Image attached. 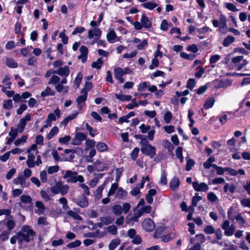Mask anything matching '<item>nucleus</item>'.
<instances>
[{"label":"nucleus","instance_id":"obj_1","mask_svg":"<svg viewBox=\"0 0 250 250\" xmlns=\"http://www.w3.org/2000/svg\"><path fill=\"white\" fill-rule=\"evenodd\" d=\"M18 234L19 240L22 244L24 242H29L33 239L34 237L36 235L35 231L30 226L26 225L22 226Z\"/></svg>","mask_w":250,"mask_h":250},{"label":"nucleus","instance_id":"obj_2","mask_svg":"<svg viewBox=\"0 0 250 250\" xmlns=\"http://www.w3.org/2000/svg\"><path fill=\"white\" fill-rule=\"evenodd\" d=\"M63 178L67 179L66 182L67 183H76L77 182L83 183L84 180L82 175H78L77 172L72 171L69 170L66 171L63 176Z\"/></svg>","mask_w":250,"mask_h":250},{"label":"nucleus","instance_id":"obj_3","mask_svg":"<svg viewBox=\"0 0 250 250\" xmlns=\"http://www.w3.org/2000/svg\"><path fill=\"white\" fill-rule=\"evenodd\" d=\"M222 229L224 230V234L227 236H231L233 235L235 230V226L230 225L229 221L226 220L221 225Z\"/></svg>","mask_w":250,"mask_h":250},{"label":"nucleus","instance_id":"obj_4","mask_svg":"<svg viewBox=\"0 0 250 250\" xmlns=\"http://www.w3.org/2000/svg\"><path fill=\"white\" fill-rule=\"evenodd\" d=\"M141 150L143 153L149 156L150 158H153L156 155L155 147L148 144H146L143 146L141 148Z\"/></svg>","mask_w":250,"mask_h":250},{"label":"nucleus","instance_id":"obj_5","mask_svg":"<svg viewBox=\"0 0 250 250\" xmlns=\"http://www.w3.org/2000/svg\"><path fill=\"white\" fill-rule=\"evenodd\" d=\"M27 178L22 176V174H20L18 177L13 180V183L16 185L20 184L22 188H27L30 185L29 182H26Z\"/></svg>","mask_w":250,"mask_h":250},{"label":"nucleus","instance_id":"obj_6","mask_svg":"<svg viewBox=\"0 0 250 250\" xmlns=\"http://www.w3.org/2000/svg\"><path fill=\"white\" fill-rule=\"evenodd\" d=\"M30 120V115L29 114H26L23 118L20 120L17 127L18 130L20 133H21L23 131L26 122Z\"/></svg>","mask_w":250,"mask_h":250},{"label":"nucleus","instance_id":"obj_7","mask_svg":"<svg viewBox=\"0 0 250 250\" xmlns=\"http://www.w3.org/2000/svg\"><path fill=\"white\" fill-rule=\"evenodd\" d=\"M192 186L194 189L196 191H207L209 188L207 184L205 183H199L197 181L192 183Z\"/></svg>","mask_w":250,"mask_h":250},{"label":"nucleus","instance_id":"obj_8","mask_svg":"<svg viewBox=\"0 0 250 250\" xmlns=\"http://www.w3.org/2000/svg\"><path fill=\"white\" fill-rule=\"evenodd\" d=\"M143 229L147 231H151L155 228V225L153 221L150 219H145L142 223Z\"/></svg>","mask_w":250,"mask_h":250},{"label":"nucleus","instance_id":"obj_9","mask_svg":"<svg viewBox=\"0 0 250 250\" xmlns=\"http://www.w3.org/2000/svg\"><path fill=\"white\" fill-rule=\"evenodd\" d=\"M76 204L82 208H84L88 206V198L84 194H81L76 201Z\"/></svg>","mask_w":250,"mask_h":250},{"label":"nucleus","instance_id":"obj_10","mask_svg":"<svg viewBox=\"0 0 250 250\" xmlns=\"http://www.w3.org/2000/svg\"><path fill=\"white\" fill-rule=\"evenodd\" d=\"M81 94L82 95L79 96L76 100V102H77L78 105L79 106V108L80 109L82 107V104L84 103L87 99V92L85 90V89H83L81 90Z\"/></svg>","mask_w":250,"mask_h":250},{"label":"nucleus","instance_id":"obj_11","mask_svg":"<svg viewBox=\"0 0 250 250\" xmlns=\"http://www.w3.org/2000/svg\"><path fill=\"white\" fill-rule=\"evenodd\" d=\"M60 116L61 111L58 108H57L54 110V114L50 113L48 114L45 122L47 124H51L52 121H54L56 120V117L60 118Z\"/></svg>","mask_w":250,"mask_h":250},{"label":"nucleus","instance_id":"obj_12","mask_svg":"<svg viewBox=\"0 0 250 250\" xmlns=\"http://www.w3.org/2000/svg\"><path fill=\"white\" fill-rule=\"evenodd\" d=\"M86 136L85 134L82 132L77 133L73 140L72 144L74 145H80L81 142L84 140H86Z\"/></svg>","mask_w":250,"mask_h":250},{"label":"nucleus","instance_id":"obj_13","mask_svg":"<svg viewBox=\"0 0 250 250\" xmlns=\"http://www.w3.org/2000/svg\"><path fill=\"white\" fill-rule=\"evenodd\" d=\"M53 74H58L61 76L67 77L69 74V68L68 66L60 67L58 70L53 71Z\"/></svg>","mask_w":250,"mask_h":250},{"label":"nucleus","instance_id":"obj_14","mask_svg":"<svg viewBox=\"0 0 250 250\" xmlns=\"http://www.w3.org/2000/svg\"><path fill=\"white\" fill-rule=\"evenodd\" d=\"M101 31L99 28H94L88 31V37L90 39L95 37V39L98 40L101 37Z\"/></svg>","mask_w":250,"mask_h":250},{"label":"nucleus","instance_id":"obj_15","mask_svg":"<svg viewBox=\"0 0 250 250\" xmlns=\"http://www.w3.org/2000/svg\"><path fill=\"white\" fill-rule=\"evenodd\" d=\"M35 206L37 208L35 209V212L39 215L43 214L45 211V207L41 201H38L35 203Z\"/></svg>","mask_w":250,"mask_h":250},{"label":"nucleus","instance_id":"obj_16","mask_svg":"<svg viewBox=\"0 0 250 250\" xmlns=\"http://www.w3.org/2000/svg\"><path fill=\"white\" fill-rule=\"evenodd\" d=\"M79 50L81 54L79 56L78 58L81 59L83 63H84L87 59L88 49L85 46L83 45L80 48Z\"/></svg>","mask_w":250,"mask_h":250},{"label":"nucleus","instance_id":"obj_17","mask_svg":"<svg viewBox=\"0 0 250 250\" xmlns=\"http://www.w3.org/2000/svg\"><path fill=\"white\" fill-rule=\"evenodd\" d=\"M107 182V180H105L103 184L97 187L96 191H95L94 194L95 197L98 199H100L102 198L103 190L104 189Z\"/></svg>","mask_w":250,"mask_h":250},{"label":"nucleus","instance_id":"obj_18","mask_svg":"<svg viewBox=\"0 0 250 250\" xmlns=\"http://www.w3.org/2000/svg\"><path fill=\"white\" fill-rule=\"evenodd\" d=\"M141 22L144 27L149 28L151 26V22L146 16L145 13L142 14Z\"/></svg>","mask_w":250,"mask_h":250},{"label":"nucleus","instance_id":"obj_19","mask_svg":"<svg viewBox=\"0 0 250 250\" xmlns=\"http://www.w3.org/2000/svg\"><path fill=\"white\" fill-rule=\"evenodd\" d=\"M180 181L177 177H173L169 182V187L173 191H176L179 188Z\"/></svg>","mask_w":250,"mask_h":250},{"label":"nucleus","instance_id":"obj_20","mask_svg":"<svg viewBox=\"0 0 250 250\" xmlns=\"http://www.w3.org/2000/svg\"><path fill=\"white\" fill-rule=\"evenodd\" d=\"M7 218L8 219L5 224L7 228V230L10 231L14 229L16 223L14 220L12 219L13 217L11 215H9V216H8Z\"/></svg>","mask_w":250,"mask_h":250},{"label":"nucleus","instance_id":"obj_21","mask_svg":"<svg viewBox=\"0 0 250 250\" xmlns=\"http://www.w3.org/2000/svg\"><path fill=\"white\" fill-rule=\"evenodd\" d=\"M65 154L68 155L66 157L65 161H71L75 157L76 151L72 149H65L64 151Z\"/></svg>","mask_w":250,"mask_h":250},{"label":"nucleus","instance_id":"obj_22","mask_svg":"<svg viewBox=\"0 0 250 250\" xmlns=\"http://www.w3.org/2000/svg\"><path fill=\"white\" fill-rule=\"evenodd\" d=\"M215 158L212 156L210 157L206 162L203 163L204 167L205 169H209L211 167L215 168V166H216V165L213 164Z\"/></svg>","mask_w":250,"mask_h":250},{"label":"nucleus","instance_id":"obj_23","mask_svg":"<svg viewBox=\"0 0 250 250\" xmlns=\"http://www.w3.org/2000/svg\"><path fill=\"white\" fill-rule=\"evenodd\" d=\"M157 192L155 189H150L149 190L148 193L146 195V199L147 202L149 204H151L153 201L152 198L156 194Z\"/></svg>","mask_w":250,"mask_h":250},{"label":"nucleus","instance_id":"obj_24","mask_svg":"<svg viewBox=\"0 0 250 250\" xmlns=\"http://www.w3.org/2000/svg\"><path fill=\"white\" fill-rule=\"evenodd\" d=\"M78 113L76 112L71 115H68L67 117H66L64 119H63L60 125H63L65 126L66 125L68 124V123L75 119L77 116L78 115Z\"/></svg>","mask_w":250,"mask_h":250},{"label":"nucleus","instance_id":"obj_25","mask_svg":"<svg viewBox=\"0 0 250 250\" xmlns=\"http://www.w3.org/2000/svg\"><path fill=\"white\" fill-rule=\"evenodd\" d=\"M116 38V34L113 30H111L106 35L107 40L110 43L114 42Z\"/></svg>","mask_w":250,"mask_h":250},{"label":"nucleus","instance_id":"obj_26","mask_svg":"<svg viewBox=\"0 0 250 250\" xmlns=\"http://www.w3.org/2000/svg\"><path fill=\"white\" fill-rule=\"evenodd\" d=\"M94 165L95 166L96 170L98 171H103L104 169L107 168L105 164H103L101 161L99 160H97L94 163Z\"/></svg>","mask_w":250,"mask_h":250},{"label":"nucleus","instance_id":"obj_27","mask_svg":"<svg viewBox=\"0 0 250 250\" xmlns=\"http://www.w3.org/2000/svg\"><path fill=\"white\" fill-rule=\"evenodd\" d=\"M236 189V187L233 184H229L226 183L224 187V190L225 193L229 192L230 193H233Z\"/></svg>","mask_w":250,"mask_h":250},{"label":"nucleus","instance_id":"obj_28","mask_svg":"<svg viewBox=\"0 0 250 250\" xmlns=\"http://www.w3.org/2000/svg\"><path fill=\"white\" fill-rule=\"evenodd\" d=\"M215 103V99L214 98L210 97L208 98L205 102L204 107L205 109H208L211 108L214 105Z\"/></svg>","mask_w":250,"mask_h":250},{"label":"nucleus","instance_id":"obj_29","mask_svg":"<svg viewBox=\"0 0 250 250\" xmlns=\"http://www.w3.org/2000/svg\"><path fill=\"white\" fill-rule=\"evenodd\" d=\"M234 219L238 222L241 227H245L247 224L246 220L243 217L240 213L238 214Z\"/></svg>","mask_w":250,"mask_h":250},{"label":"nucleus","instance_id":"obj_30","mask_svg":"<svg viewBox=\"0 0 250 250\" xmlns=\"http://www.w3.org/2000/svg\"><path fill=\"white\" fill-rule=\"evenodd\" d=\"M61 181L56 182V184L50 188L51 192L53 194H57L60 193Z\"/></svg>","mask_w":250,"mask_h":250},{"label":"nucleus","instance_id":"obj_31","mask_svg":"<svg viewBox=\"0 0 250 250\" xmlns=\"http://www.w3.org/2000/svg\"><path fill=\"white\" fill-rule=\"evenodd\" d=\"M121 241L119 239L116 238L112 240L108 245L109 250H114L120 244Z\"/></svg>","mask_w":250,"mask_h":250},{"label":"nucleus","instance_id":"obj_32","mask_svg":"<svg viewBox=\"0 0 250 250\" xmlns=\"http://www.w3.org/2000/svg\"><path fill=\"white\" fill-rule=\"evenodd\" d=\"M5 63L6 65L10 68H16L18 67V63L12 58H7Z\"/></svg>","mask_w":250,"mask_h":250},{"label":"nucleus","instance_id":"obj_33","mask_svg":"<svg viewBox=\"0 0 250 250\" xmlns=\"http://www.w3.org/2000/svg\"><path fill=\"white\" fill-rule=\"evenodd\" d=\"M66 214L72 217L73 219L77 220H82V217L79 215L77 212H75L73 210H69L66 212Z\"/></svg>","mask_w":250,"mask_h":250},{"label":"nucleus","instance_id":"obj_34","mask_svg":"<svg viewBox=\"0 0 250 250\" xmlns=\"http://www.w3.org/2000/svg\"><path fill=\"white\" fill-rule=\"evenodd\" d=\"M96 146V148H97V149L98 150V151H99L100 152L105 151L106 150H107V148H108V146L106 145V144H105V143H103V142L98 143L97 144Z\"/></svg>","mask_w":250,"mask_h":250},{"label":"nucleus","instance_id":"obj_35","mask_svg":"<svg viewBox=\"0 0 250 250\" xmlns=\"http://www.w3.org/2000/svg\"><path fill=\"white\" fill-rule=\"evenodd\" d=\"M116 98L121 101H129L131 99V96L125 95L121 94H115Z\"/></svg>","mask_w":250,"mask_h":250},{"label":"nucleus","instance_id":"obj_36","mask_svg":"<svg viewBox=\"0 0 250 250\" xmlns=\"http://www.w3.org/2000/svg\"><path fill=\"white\" fill-rule=\"evenodd\" d=\"M85 126L91 137H93L97 134V130L93 129L88 123H86Z\"/></svg>","mask_w":250,"mask_h":250},{"label":"nucleus","instance_id":"obj_37","mask_svg":"<svg viewBox=\"0 0 250 250\" xmlns=\"http://www.w3.org/2000/svg\"><path fill=\"white\" fill-rule=\"evenodd\" d=\"M235 40L233 37L229 36L226 37L223 41V44L225 47H228Z\"/></svg>","mask_w":250,"mask_h":250},{"label":"nucleus","instance_id":"obj_38","mask_svg":"<svg viewBox=\"0 0 250 250\" xmlns=\"http://www.w3.org/2000/svg\"><path fill=\"white\" fill-rule=\"evenodd\" d=\"M127 192L124 190L122 188H118V191L116 194V197L118 199H122L126 196Z\"/></svg>","mask_w":250,"mask_h":250},{"label":"nucleus","instance_id":"obj_39","mask_svg":"<svg viewBox=\"0 0 250 250\" xmlns=\"http://www.w3.org/2000/svg\"><path fill=\"white\" fill-rule=\"evenodd\" d=\"M103 63V62L102 61V58H100L98 59L96 61L92 62L91 66L93 68H97V69H100L101 68Z\"/></svg>","mask_w":250,"mask_h":250},{"label":"nucleus","instance_id":"obj_40","mask_svg":"<svg viewBox=\"0 0 250 250\" xmlns=\"http://www.w3.org/2000/svg\"><path fill=\"white\" fill-rule=\"evenodd\" d=\"M141 6H143L145 8L152 10L157 6V4L152 2L148 1L142 4Z\"/></svg>","mask_w":250,"mask_h":250},{"label":"nucleus","instance_id":"obj_41","mask_svg":"<svg viewBox=\"0 0 250 250\" xmlns=\"http://www.w3.org/2000/svg\"><path fill=\"white\" fill-rule=\"evenodd\" d=\"M114 77L116 78L122 77L125 75L123 69L120 67H116L114 70Z\"/></svg>","mask_w":250,"mask_h":250},{"label":"nucleus","instance_id":"obj_42","mask_svg":"<svg viewBox=\"0 0 250 250\" xmlns=\"http://www.w3.org/2000/svg\"><path fill=\"white\" fill-rule=\"evenodd\" d=\"M59 131L58 127L57 126H54L49 133L47 135V139L50 140L52 139L55 135H56Z\"/></svg>","mask_w":250,"mask_h":250},{"label":"nucleus","instance_id":"obj_43","mask_svg":"<svg viewBox=\"0 0 250 250\" xmlns=\"http://www.w3.org/2000/svg\"><path fill=\"white\" fill-rule=\"evenodd\" d=\"M112 211L116 215H120L123 212L122 208L120 205H116L112 207Z\"/></svg>","mask_w":250,"mask_h":250},{"label":"nucleus","instance_id":"obj_44","mask_svg":"<svg viewBox=\"0 0 250 250\" xmlns=\"http://www.w3.org/2000/svg\"><path fill=\"white\" fill-rule=\"evenodd\" d=\"M118 184L117 183H114L112 184L108 192L107 193V197H110L113 195L117 189H118Z\"/></svg>","mask_w":250,"mask_h":250},{"label":"nucleus","instance_id":"obj_45","mask_svg":"<svg viewBox=\"0 0 250 250\" xmlns=\"http://www.w3.org/2000/svg\"><path fill=\"white\" fill-rule=\"evenodd\" d=\"M150 86V84L149 82H144L142 83H141L139 84L138 87V90L140 91H145L146 88H148Z\"/></svg>","mask_w":250,"mask_h":250},{"label":"nucleus","instance_id":"obj_46","mask_svg":"<svg viewBox=\"0 0 250 250\" xmlns=\"http://www.w3.org/2000/svg\"><path fill=\"white\" fill-rule=\"evenodd\" d=\"M13 107V103L12 100L8 99L4 100L3 103V107L4 109H10Z\"/></svg>","mask_w":250,"mask_h":250},{"label":"nucleus","instance_id":"obj_47","mask_svg":"<svg viewBox=\"0 0 250 250\" xmlns=\"http://www.w3.org/2000/svg\"><path fill=\"white\" fill-rule=\"evenodd\" d=\"M54 92H52L51 88L50 87H47L46 89L41 92V95L42 97H44L49 95H54Z\"/></svg>","mask_w":250,"mask_h":250},{"label":"nucleus","instance_id":"obj_48","mask_svg":"<svg viewBox=\"0 0 250 250\" xmlns=\"http://www.w3.org/2000/svg\"><path fill=\"white\" fill-rule=\"evenodd\" d=\"M101 222L105 225H109L111 224L114 220L113 218L109 216L102 217L100 218Z\"/></svg>","mask_w":250,"mask_h":250},{"label":"nucleus","instance_id":"obj_49","mask_svg":"<svg viewBox=\"0 0 250 250\" xmlns=\"http://www.w3.org/2000/svg\"><path fill=\"white\" fill-rule=\"evenodd\" d=\"M69 189V186L67 185H62V182H61V185L60 186V193L62 195H64L65 194H66L68 191Z\"/></svg>","mask_w":250,"mask_h":250},{"label":"nucleus","instance_id":"obj_50","mask_svg":"<svg viewBox=\"0 0 250 250\" xmlns=\"http://www.w3.org/2000/svg\"><path fill=\"white\" fill-rule=\"evenodd\" d=\"M10 232L8 230H4L0 234V240L5 241L8 239Z\"/></svg>","mask_w":250,"mask_h":250},{"label":"nucleus","instance_id":"obj_51","mask_svg":"<svg viewBox=\"0 0 250 250\" xmlns=\"http://www.w3.org/2000/svg\"><path fill=\"white\" fill-rule=\"evenodd\" d=\"M60 167L58 165L50 166L47 168V172L49 174H51L57 172L59 170Z\"/></svg>","mask_w":250,"mask_h":250},{"label":"nucleus","instance_id":"obj_52","mask_svg":"<svg viewBox=\"0 0 250 250\" xmlns=\"http://www.w3.org/2000/svg\"><path fill=\"white\" fill-rule=\"evenodd\" d=\"M198 194L197 193H195V196H194L192 197V205L193 207H196L197 205L198 202H199L202 199L201 197L198 196Z\"/></svg>","mask_w":250,"mask_h":250},{"label":"nucleus","instance_id":"obj_53","mask_svg":"<svg viewBox=\"0 0 250 250\" xmlns=\"http://www.w3.org/2000/svg\"><path fill=\"white\" fill-rule=\"evenodd\" d=\"M27 137L25 135L21 136V138H18L14 142V144L16 146H20L21 144L25 142Z\"/></svg>","mask_w":250,"mask_h":250},{"label":"nucleus","instance_id":"obj_54","mask_svg":"<svg viewBox=\"0 0 250 250\" xmlns=\"http://www.w3.org/2000/svg\"><path fill=\"white\" fill-rule=\"evenodd\" d=\"M81 244V242L79 240H76L74 242H72L67 245V247L68 248H74L80 246Z\"/></svg>","mask_w":250,"mask_h":250},{"label":"nucleus","instance_id":"obj_55","mask_svg":"<svg viewBox=\"0 0 250 250\" xmlns=\"http://www.w3.org/2000/svg\"><path fill=\"white\" fill-rule=\"evenodd\" d=\"M160 183L163 185H165L167 183V175L164 170L162 171Z\"/></svg>","mask_w":250,"mask_h":250},{"label":"nucleus","instance_id":"obj_56","mask_svg":"<svg viewBox=\"0 0 250 250\" xmlns=\"http://www.w3.org/2000/svg\"><path fill=\"white\" fill-rule=\"evenodd\" d=\"M215 229L214 228L210 225H208L204 229V232L206 234H213L214 232H215Z\"/></svg>","mask_w":250,"mask_h":250},{"label":"nucleus","instance_id":"obj_57","mask_svg":"<svg viewBox=\"0 0 250 250\" xmlns=\"http://www.w3.org/2000/svg\"><path fill=\"white\" fill-rule=\"evenodd\" d=\"M138 44L136 47L138 50H143L147 45V41L146 39L143 40Z\"/></svg>","mask_w":250,"mask_h":250},{"label":"nucleus","instance_id":"obj_58","mask_svg":"<svg viewBox=\"0 0 250 250\" xmlns=\"http://www.w3.org/2000/svg\"><path fill=\"white\" fill-rule=\"evenodd\" d=\"M40 194L41 197L44 199L45 201L47 202L51 200L50 197L46 191L44 190H41L40 191Z\"/></svg>","mask_w":250,"mask_h":250},{"label":"nucleus","instance_id":"obj_59","mask_svg":"<svg viewBox=\"0 0 250 250\" xmlns=\"http://www.w3.org/2000/svg\"><path fill=\"white\" fill-rule=\"evenodd\" d=\"M20 199L23 203H30L31 202V198L29 195H22L21 196Z\"/></svg>","mask_w":250,"mask_h":250},{"label":"nucleus","instance_id":"obj_60","mask_svg":"<svg viewBox=\"0 0 250 250\" xmlns=\"http://www.w3.org/2000/svg\"><path fill=\"white\" fill-rule=\"evenodd\" d=\"M107 231L112 235H115L117 232V227L115 225H111L107 227Z\"/></svg>","mask_w":250,"mask_h":250},{"label":"nucleus","instance_id":"obj_61","mask_svg":"<svg viewBox=\"0 0 250 250\" xmlns=\"http://www.w3.org/2000/svg\"><path fill=\"white\" fill-rule=\"evenodd\" d=\"M231 83L229 82V81H220L219 82L218 86L216 87L217 88H220V87H227L229 85L231 84Z\"/></svg>","mask_w":250,"mask_h":250},{"label":"nucleus","instance_id":"obj_62","mask_svg":"<svg viewBox=\"0 0 250 250\" xmlns=\"http://www.w3.org/2000/svg\"><path fill=\"white\" fill-rule=\"evenodd\" d=\"M40 177L42 183H46L47 181V173L45 170L40 172Z\"/></svg>","mask_w":250,"mask_h":250},{"label":"nucleus","instance_id":"obj_63","mask_svg":"<svg viewBox=\"0 0 250 250\" xmlns=\"http://www.w3.org/2000/svg\"><path fill=\"white\" fill-rule=\"evenodd\" d=\"M194 165V161L192 159H188L186 166V170L189 171L191 169L192 167Z\"/></svg>","mask_w":250,"mask_h":250},{"label":"nucleus","instance_id":"obj_64","mask_svg":"<svg viewBox=\"0 0 250 250\" xmlns=\"http://www.w3.org/2000/svg\"><path fill=\"white\" fill-rule=\"evenodd\" d=\"M172 117L171 113L168 111L166 112L164 115V121L167 124H168Z\"/></svg>","mask_w":250,"mask_h":250}]
</instances>
